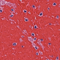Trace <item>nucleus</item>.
<instances>
[{
	"instance_id": "f257e3e1",
	"label": "nucleus",
	"mask_w": 60,
	"mask_h": 60,
	"mask_svg": "<svg viewBox=\"0 0 60 60\" xmlns=\"http://www.w3.org/2000/svg\"><path fill=\"white\" fill-rule=\"evenodd\" d=\"M29 39L30 41H33L34 40L32 39V38H29Z\"/></svg>"
},
{
	"instance_id": "f03ea898",
	"label": "nucleus",
	"mask_w": 60,
	"mask_h": 60,
	"mask_svg": "<svg viewBox=\"0 0 60 60\" xmlns=\"http://www.w3.org/2000/svg\"><path fill=\"white\" fill-rule=\"evenodd\" d=\"M25 20L26 21H28V19H26Z\"/></svg>"
},
{
	"instance_id": "7ed1b4c3",
	"label": "nucleus",
	"mask_w": 60,
	"mask_h": 60,
	"mask_svg": "<svg viewBox=\"0 0 60 60\" xmlns=\"http://www.w3.org/2000/svg\"><path fill=\"white\" fill-rule=\"evenodd\" d=\"M13 45H14L15 46L16 45V43H14L13 44Z\"/></svg>"
},
{
	"instance_id": "20e7f679",
	"label": "nucleus",
	"mask_w": 60,
	"mask_h": 60,
	"mask_svg": "<svg viewBox=\"0 0 60 60\" xmlns=\"http://www.w3.org/2000/svg\"><path fill=\"white\" fill-rule=\"evenodd\" d=\"M40 16H41V15H42V13H40Z\"/></svg>"
},
{
	"instance_id": "39448f33",
	"label": "nucleus",
	"mask_w": 60,
	"mask_h": 60,
	"mask_svg": "<svg viewBox=\"0 0 60 60\" xmlns=\"http://www.w3.org/2000/svg\"><path fill=\"white\" fill-rule=\"evenodd\" d=\"M53 5H56V3H54L53 4Z\"/></svg>"
},
{
	"instance_id": "423d86ee",
	"label": "nucleus",
	"mask_w": 60,
	"mask_h": 60,
	"mask_svg": "<svg viewBox=\"0 0 60 60\" xmlns=\"http://www.w3.org/2000/svg\"><path fill=\"white\" fill-rule=\"evenodd\" d=\"M24 12H26V11L25 10H24Z\"/></svg>"
},
{
	"instance_id": "0eeeda50",
	"label": "nucleus",
	"mask_w": 60,
	"mask_h": 60,
	"mask_svg": "<svg viewBox=\"0 0 60 60\" xmlns=\"http://www.w3.org/2000/svg\"><path fill=\"white\" fill-rule=\"evenodd\" d=\"M32 35H33V36H34V34H32Z\"/></svg>"
},
{
	"instance_id": "6e6552de",
	"label": "nucleus",
	"mask_w": 60,
	"mask_h": 60,
	"mask_svg": "<svg viewBox=\"0 0 60 60\" xmlns=\"http://www.w3.org/2000/svg\"><path fill=\"white\" fill-rule=\"evenodd\" d=\"M35 28H36V26H35V27H34Z\"/></svg>"
},
{
	"instance_id": "1a4fd4ad",
	"label": "nucleus",
	"mask_w": 60,
	"mask_h": 60,
	"mask_svg": "<svg viewBox=\"0 0 60 60\" xmlns=\"http://www.w3.org/2000/svg\"><path fill=\"white\" fill-rule=\"evenodd\" d=\"M1 12H2V10H1L0 11Z\"/></svg>"
},
{
	"instance_id": "9d476101",
	"label": "nucleus",
	"mask_w": 60,
	"mask_h": 60,
	"mask_svg": "<svg viewBox=\"0 0 60 60\" xmlns=\"http://www.w3.org/2000/svg\"><path fill=\"white\" fill-rule=\"evenodd\" d=\"M33 8H34L35 6H33Z\"/></svg>"
},
{
	"instance_id": "9b49d317",
	"label": "nucleus",
	"mask_w": 60,
	"mask_h": 60,
	"mask_svg": "<svg viewBox=\"0 0 60 60\" xmlns=\"http://www.w3.org/2000/svg\"><path fill=\"white\" fill-rule=\"evenodd\" d=\"M11 10L12 11H13V9H11Z\"/></svg>"
},
{
	"instance_id": "f8f14e48",
	"label": "nucleus",
	"mask_w": 60,
	"mask_h": 60,
	"mask_svg": "<svg viewBox=\"0 0 60 60\" xmlns=\"http://www.w3.org/2000/svg\"><path fill=\"white\" fill-rule=\"evenodd\" d=\"M49 45H51V44H50V43H49Z\"/></svg>"
},
{
	"instance_id": "ddd939ff",
	"label": "nucleus",
	"mask_w": 60,
	"mask_h": 60,
	"mask_svg": "<svg viewBox=\"0 0 60 60\" xmlns=\"http://www.w3.org/2000/svg\"><path fill=\"white\" fill-rule=\"evenodd\" d=\"M57 59H58V57H57Z\"/></svg>"
},
{
	"instance_id": "4468645a",
	"label": "nucleus",
	"mask_w": 60,
	"mask_h": 60,
	"mask_svg": "<svg viewBox=\"0 0 60 60\" xmlns=\"http://www.w3.org/2000/svg\"><path fill=\"white\" fill-rule=\"evenodd\" d=\"M13 16V15H12L11 16H10V17H12Z\"/></svg>"
},
{
	"instance_id": "2eb2a0df",
	"label": "nucleus",
	"mask_w": 60,
	"mask_h": 60,
	"mask_svg": "<svg viewBox=\"0 0 60 60\" xmlns=\"http://www.w3.org/2000/svg\"><path fill=\"white\" fill-rule=\"evenodd\" d=\"M57 18L58 19V16H57Z\"/></svg>"
},
{
	"instance_id": "dca6fc26",
	"label": "nucleus",
	"mask_w": 60,
	"mask_h": 60,
	"mask_svg": "<svg viewBox=\"0 0 60 60\" xmlns=\"http://www.w3.org/2000/svg\"><path fill=\"white\" fill-rule=\"evenodd\" d=\"M35 48L36 49H37V47H35Z\"/></svg>"
},
{
	"instance_id": "f3484780",
	"label": "nucleus",
	"mask_w": 60,
	"mask_h": 60,
	"mask_svg": "<svg viewBox=\"0 0 60 60\" xmlns=\"http://www.w3.org/2000/svg\"><path fill=\"white\" fill-rule=\"evenodd\" d=\"M36 54L37 55H38V53H36Z\"/></svg>"
},
{
	"instance_id": "a211bd4d",
	"label": "nucleus",
	"mask_w": 60,
	"mask_h": 60,
	"mask_svg": "<svg viewBox=\"0 0 60 60\" xmlns=\"http://www.w3.org/2000/svg\"><path fill=\"white\" fill-rule=\"evenodd\" d=\"M41 41H43V39H41Z\"/></svg>"
},
{
	"instance_id": "6ab92c4d",
	"label": "nucleus",
	"mask_w": 60,
	"mask_h": 60,
	"mask_svg": "<svg viewBox=\"0 0 60 60\" xmlns=\"http://www.w3.org/2000/svg\"><path fill=\"white\" fill-rule=\"evenodd\" d=\"M36 39L35 38H34V40H36Z\"/></svg>"
},
{
	"instance_id": "aec40b11",
	"label": "nucleus",
	"mask_w": 60,
	"mask_h": 60,
	"mask_svg": "<svg viewBox=\"0 0 60 60\" xmlns=\"http://www.w3.org/2000/svg\"><path fill=\"white\" fill-rule=\"evenodd\" d=\"M22 48H23V46H22Z\"/></svg>"
},
{
	"instance_id": "412c9836",
	"label": "nucleus",
	"mask_w": 60,
	"mask_h": 60,
	"mask_svg": "<svg viewBox=\"0 0 60 60\" xmlns=\"http://www.w3.org/2000/svg\"><path fill=\"white\" fill-rule=\"evenodd\" d=\"M49 25H51V24L50 23Z\"/></svg>"
},
{
	"instance_id": "4be33fe9",
	"label": "nucleus",
	"mask_w": 60,
	"mask_h": 60,
	"mask_svg": "<svg viewBox=\"0 0 60 60\" xmlns=\"http://www.w3.org/2000/svg\"><path fill=\"white\" fill-rule=\"evenodd\" d=\"M48 9H49V8Z\"/></svg>"
},
{
	"instance_id": "5701e85b",
	"label": "nucleus",
	"mask_w": 60,
	"mask_h": 60,
	"mask_svg": "<svg viewBox=\"0 0 60 60\" xmlns=\"http://www.w3.org/2000/svg\"><path fill=\"white\" fill-rule=\"evenodd\" d=\"M52 57H53V56H52Z\"/></svg>"
},
{
	"instance_id": "b1692460",
	"label": "nucleus",
	"mask_w": 60,
	"mask_h": 60,
	"mask_svg": "<svg viewBox=\"0 0 60 60\" xmlns=\"http://www.w3.org/2000/svg\"><path fill=\"white\" fill-rule=\"evenodd\" d=\"M23 37H23H24L23 36V37Z\"/></svg>"
},
{
	"instance_id": "393cba45",
	"label": "nucleus",
	"mask_w": 60,
	"mask_h": 60,
	"mask_svg": "<svg viewBox=\"0 0 60 60\" xmlns=\"http://www.w3.org/2000/svg\"><path fill=\"white\" fill-rule=\"evenodd\" d=\"M20 0V1H21V0Z\"/></svg>"
}]
</instances>
